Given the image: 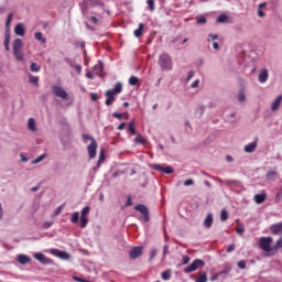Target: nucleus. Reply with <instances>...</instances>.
I'll use <instances>...</instances> for the list:
<instances>
[{
    "mask_svg": "<svg viewBox=\"0 0 282 282\" xmlns=\"http://www.w3.org/2000/svg\"><path fill=\"white\" fill-rule=\"evenodd\" d=\"M118 94H122V83L118 82L113 89H108L105 93V96L107 97L105 105L107 107H111V105H113V102H116V96H118Z\"/></svg>",
    "mask_w": 282,
    "mask_h": 282,
    "instance_id": "nucleus-1",
    "label": "nucleus"
},
{
    "mask_svg": "<svg viewBox=\"0 0 282 282\" xmlns=\"http://www.w3.org/2000/svg\"><path fill=\"white\" fill-rule=\"evenodd\" d=\"M159 65L161 69L164 72H169L173 69V61L171 59V56L166 53H163L159 58Z\"/></svg>",
    "mask_w": 282,
    "mask_h": 282,
    "instance_id": "nucleus-2",
    "label": "nucleus"
},
{
    "mask_svg": "<svg viewBox=\"0 0 282 282\" xmlns=\"http://www.w3.org/2000/svg\"><path fill=\"white\" fill-rule=\"evenodd\" d=\"M272 241V237H261L259 241L260 250L267 253L273 252Z\"/></svg>",
    "mask_w": 282,
    "mask_h": 282,
    "instance_id": "nucleus-3",
    "label": "nucleus"
},
{
    "mask_svg": "<svg viewBox=\"0 0 282 282\" xmlns=\"http://www.w3.org/2000/svg\"><path fill=\"white\" fill-rule=\"evenodd\" d=\"M21 50H23V41H21V39L14 40L13 54L17 61H24L23 53L21 52Z\"/></svg>",
    "mask_w": 282,
    "mask_h": 282,
    "instance_id": "nucleus-4",
    "label": "nucleus"
},
{
    "mask_svg": "<svg viewBox=\"0 0 282 282\" xmlns=\"http://www.w3.org/2000/svg\"><path fill=\"white\" fill-rule=\"evenodd\" d=\"M206 265V262L202 259H195L189 265H187L184 269L185 274H191V272H195L196 270H199V268H204Z\"/></svg>",
    "mask_w": 282,
    "mask_h": 282,
    "instance_id": "nucleus-5",
    "label": "nucleus"
},
{
    "mask_svg": "<svg viewBox=\"0 0 282 282\" xmlns=\"http://www.w3.org/2000/svg\"><path fill=\"white\" fill-rule=\"evenodd\" d=\"M98 6H102V1L100 0H84L80 3L83 14H87V9L90 8H98Z\"/></svg>",
    "mask_w": 282,
    "mask_h": 282,
    "instance_id": "nucleus-6",
    "label": "nucleus"
},
{
    "mask_svg": "<svg viewBox=\"0 0 282 282\" xmlns=\"http://www.w3.org/2000/svg\"><path fill=\"white\" fill-rule=\"evenodd\" d=\"M52 91L56 98H62V100H67V90L61 86L53 85L52 86Z\"/></svg>",
    "mask_w": 282,
    "mask_h": 282,
    "instance_id": "nucleus-7",
    "label": "nucleus"
},
{
    "mask_svg": "<svg viewBox=\"0 0 282 282\" xmlns=\"http://www.w3.org/2000/svg\"><path fill=\"white\" fill-rule=\"evenodd\" d=\"M134 210H137L138 213H141L142 217H143V221H150V217H149V208L145 207L144 204H139L137 206H134Z\"/></svg>",
    "mask_w": 282,
    "mask_h": 282,
    "instance_id": "nucleus-8",
    "label": "nucleus"
},
{
    "mask_svg": "<svg viewBox=\"0 0 282 282\" xmlns=\"http://www.w3.org/2000/svg\"><path fill=\"white\" fill-rule=\"evenodd\" d=\"M96 151H98V143L96 142V139H91V142L88 145V155L90 160H94V158H96Z\"/></svg>",
    "mask_w": 282,
    "mask_h": 282,
    "instance_id": "nucleus-9",
    "label": "nucleus"
},
{
    "mask_svg": "<svg viewBox=\"0 0 282 282\" xmlns=\"http://www.w3.org/2000/svg\"><path fill=\"white\" fill-rule=\"evenodd\" d=\"M142 250H143L142 247H133L129 252L130 259L134 261V259L142 257Z\"/></svg>",
    "mask_w": 282,
    "mask_h": 282,
    "instance_id": "nucleus-10",
    "label": "nucleus"
},
{
    "mask_svg": "<svg viewBox=\"0 0 282 282\" xmlns=\"http://www.w3.org/2000/svg\"><path fill=\"white\" fill-rule=\"evenodd\" d=\"M52 254H54L55 257H58V259H64V261H68V259H70V254L67 253V251H59L56 249L51 250Z\"/></svg>",
    "mask_w": 282,
    "mask_h": 282,
    "instance_id": "nucleus-11",
    "label": "nucleus"
},
{
    "mask_svg": "<svg viewBox=\"0 0 282 282\" xmlns=\"http://www.w3.org/2000/svg\"><path fill=\"white\" fill-rule=\"evenodd\" d=\"M153 169L154 171H161L162 173H166V175H171V173H173V167L169 165L162 166L161 164H154Z\"/></svg>",
    "mask_w": 282,
    "mask_h": 282,
    "instance_id": "nucleus-12",
    "label": "nucleus"
},
{
    "mask_svg": "<svg viewBox=\"0 0 282 282\" xmlns=\"http://www.w3.org/2000/svg\"><path fill=\"white\" fill-rule=\"evenodd\" d=\"M265 199H268V194H265V192L254 195L256 204H263V202H265Z\"/></svg>",
    "mask_w": 282,
    "mask_h": 282,
    "instance_id": "nucleus-13",
    "label": "nucleus"
},
{
    "mask_svg": "<svg viewBox=\"0 0 282 282\" xmlns=\"http://www.w3.org/2000/svg\"><path fill=\"white\" fill-rule=\"evenodd\" d=\"M282 95L278 96L276 99L271 105V111H279V107H281Z\"/></svg>",
    "mask_w": 282,
    "mask_h": 282,
    "instance_id": "nucleus-14",
    "label": "nucleus"
},
{
    "mask_svg": "<svg viewBox=\"0 0 282 282\" xmlns=\"http://www.w3.org/2000/svg\"><path fill=\"white\" fill-rule=\"evenodd\" d=\"M14 33L17 36H25V28L23 24H17L14 28Z\"/></svg>",
    "mask_w": 282,
    "mask_h": 282,
    "instance_id": "nucleus-15",
    "label": "nucleus"
},
{
    "mask_svg": "<svg viewBox=\"0 0 282 282\" xmlns=\"http://www.w3.org/2000/svg\"><path fill=\"white\" fill-rule=\"evenodd\" d=\"M18 261L19 263H21V265H26V263H30L32 261V259L25 254H19Z\"/></svg>",
    "mask_w": 282,
    "mask_h": 282,
    "instance_id": "nucleus-16",
    "label": "nucleus"
},
{
    "mask_svg": "<svg viewBox=\"0 0 282 282\" xmlns=\"http://www.w3.org/2000/svg\"><path fill=\"white\" fill-rule=\"evenodd\" d=\"M254 151H257V141L251 142L245 147L246 153H254Z\"/></svg>",
    "mask_w": 282,
    "mask_h": 282,
    "instance_id": "nucleus-17",
    "label": "nucleus"
},
{
    "mask_svg": "<svg viewBox=\"0 0 282 282\" xmlns=\"http://www.w3.org/2000/svg\"><path fill=\"white\" fill-rule=\"evenodd\" d=\"M102 69H104L102 62L99 61L98 64L94 66L93 72L96 76H100V74H102Z\"/></svg>",
    "mask_w": 282,
    "mask_h": 282,
    "instance_id": "nucleus-18",
    "label": "nucleus"
},
{
    "mask_svg": "<svg viewBox=\"0 0 282 282\" xmlns=\"http://www.w3.org/2000/svg\"><path fill=\"white\" fill-rule=\"evenodd\" d=\"M34 259H36L37 261H40V263H48L50 259L45 258V254L39 252L34 254Z\"/></svg>",
    "mask_w": 282,
    "mask_h": 282,
    "instance_id": "nucleus-19",
    "label": "nucleus"
},
{
    "mask_svg": "<svg viewBox=\"0 0 282 282\" xmlns=\"http://www.w3.org/2000/svg\"><path fill=\"white\" fill-rule=\"evenodd\" d=\"M4 50L6 52H10V31H6L4 33Z\"/></svg>",
    "mask_w": 282,
    "mask_h": 282,
    "instance_id": "nucleus-20",
    "label": "nucleus"
},
{
    "mask_svg": "<svg viewBox=\"0 0 282 282\" xmlns=\"http://www.w3.org/2000/svg\"><path fill=\"white\" fill-rule=\"evenodd\" d=\"M272 235H281L282 232V223L275 224L271 227Z\"/></svg>",
    "mask_w": 282,
    "mask_h": 282,
    "instance_id": "nucleus-21",
    "label": "nucleus"
},
{
    "mask_svg": "<svg viewBox=\"0 0 282 282\" xmlns=\"http://www.w3.org/2000/svg\"><path fill=\"white\" fill-rule=\"evenodd\" d=\"M259 83H267L268 80V69H262L259 74V78H258Z\"/></svg>",
    "mask_w": 282,
    "mask_h": 282,
    "instance_id": "nucleus-22",
    "label": "nucleus"
},
{
    "mask_svg": "<svg viewBox=\"0 0 282 282\" xmlns=\"http://www.w3.org/2000/svg\"><path fill=\"white\" fill-rule=\"evenodd\" d=\"M205 228H210L213 226V214H208L204 220Z\"/></svg>",
    "mask_w": 282,
    "mask_h": 282,
    "instance_id": "nucleus-23",
    "label": "nucleus"
},
{
    "mask_svg": "<svg viewBox=\"0 0 282 282\" xmlns=\"http://www.w3.org/2000/svg\"><path fill=\"white\" fill-rule=\"evenodd\" d=\"M144 30V24L143 23H140L138 29L134 30V36L137 39H140V36H142V32Z\"/></svg>",
    "mask_w": 282,
    "mask_h": 282,
    "instance_id": "nucleus-24",
    "label": "nucleus"
},
{
    "mask_svg": "<svg viewBox=\"0 0 282 282\" xmlns=\"http://www.w3.org/2000/svg\"><path fill=\"white\" fill-rule=\"evenodd\" d=\"M34 39H35V41H40L42 44L47 43V39L43 37V33H41V32H36L34 34Z\"/></svg>",
    "mask_w": 282,
    "mask_h": 282,
    "instance_id": "nucleus-25",
    "label": "nucleus"
},
{
    "mask_svg": "<svg viewBox=\"0 0 282 282\" xmlns=\"http://www.w3.org/2000/svg\"><path fill=\"white\" fill-rule=\"evenodd\" d=\"M128 131L131 133V135H135V121H130L128 124Z\"/></svg>",
    "mask_w": 282,
    "mask_h": 282,
    "instance_id": "nucleus-26",
    "label": "nucleus"
},
{
    "mask_svg": "<svg viewBox=\"0 0 282 282\" xmlns=\"http://www.w3.org/2000/svg\"><path fill=\"white\" fill-rule=\"evenodd\" d=\"M28 128L30 129V131H36V122L34 121V118L29 119Z\"/></svg>",
    "mask_w": 282,
    "mask_h": 282,
    "instance_id": "nucleus-27",
    "label": "nucleus"
},
{
    "mask_svg": "<svg viewBox=\"0 0 282 282\" xmlns=\"http://www.w3.org/2000/svg\"><path fill=\"white\" fill-rule=\"evenodd\" d=\"M135 144H147V139L142 134H138L134 139Z\"/></svg>",
    "mask_w": 282,
    "mask_h": 282,
    "instance_id": "nucleus-28",
    "label": "nucleus"
},
{
    "mask_svg": "<svg viewBox=\"0 0 282 282\" xmlns=\"http://www.w3.org/2000/svg\"><path fill=\"white\" fill-rule=\"evenodd\" d=\"M195 282H208V275L206 273H199Z\"/></svg>",
    "mask_w": 282,
    "mask_h": 282,
    "instance_id": "nucleus-29",
    "label": "nucleus"
},
{
    "mask_svg": "<svg viewBox=\"0 0 282 282\" xmlns=\"http://www.w3.org/2000/svg\"><path fill=\"white\" fill-rule=\"evenodd\" d=\"M163 281H170L171 280V270H166L164 272H162L161 274Z\"/></svg>",
    "mask_w": 282,
    "mask_h": 282,
    "instance_id": "nucleus-30",
    "label": "nucleus"
},
{
    "mask_svg": "<svg viewBox=\"0 0 282 282\" xmlns=\"http://www.w3.org/2000/svg\"><path fill=\"white\" fill-rule=\"evenodd\" d=\"M140 79L137 76H131L129 78V85H131L132 87H135V85H138Z\"/></svg>",
    "mask_w": 282,
    "mask_h": 282,
    "instance_id": "nucleus-31",
    "label": "nucleus"
},
{
    "mask_svg": "<svg viewBox=\"0 0 282 282\" xmlns=\"http://www.w3.org/2000/svg\"><path fill=\"white\" fill-rule=\"evenodd\" d=\"M79 217H80V213L75 212V213H73V215H72L70 221H72L73 224H78Z\"/></svg>",
    "mask_w": 282,
    "mask_h": 282,
    "instance_id": "nucleus-32",
    "label": "nucleus"
},
{
    "mask_svg": "<svg viewBox=\"0 0 282 282\" xmlns=\"http://www.w3.org/2000/svg\"><path fill=\"white\" fill-rule=\"evenodd\" d=\"M227 22H228V15H226V14H220L217 18V23H227Z\"/></svg>",
    "mask_w": 282,
    "mask_h": 282,
    "instance_id": "nucleus-33",
    "label": "nucleus"
},
{
    "mask_svg": "<svg viewBox=\"0 0 282 282\" xmlns=\"http://www.w3.org/2000/svg\"><path fill=\"white\" fill-rule=\"evenodd\" d=\"M220 219H221V221H228V210H226V209L221 210Z\"/></svg>",
    "mask_w": 282,
    "mask_h": 282,
    "instance_id": "nucleus-34",
    "label": "nucleus"
},
{
    "mask_svg": "<svg viewBox=\"0 0 282 282\" xmlns=\"http://www.w3.org/2000/svg\"><path fill=\"white\" fill-rule=\"evenodd\" d=\"M236 232L238 235H243V232H246V229L243 228V225L238 224L237 227H236Z\"/></svg>",
    "mask_w": 282,
    "mask_h": 282,
    "instance_id": "nucleus-35",
    "label": "nucleus"
},
{
    "mask_svg": "<svg viewBox=\"0 0 282 282\" xmlns=\"http://www.w3.org/2000/svg\"><path fill=\"white\" fill-rule=\"evenodd\" d=\"M147 3L149 6L150 12H153V10H155V0H148Z\"/></svg>",
    "mask_w": 282,
    "mask_h": 282,
    "instance_id": "nucleus-36",
    "label": "nucleus"
},
{
    "mask_svg": "<svg viewBox=\"0 0 282 282\" xmlns=\"http://www.w3.org/2000/svg\"><path fill=\"white\" fill-rule=\"evenodd\" d=\"M31 72H41V66H39V64L32 62L31 63Z\"/></svg>",
    "mask_w": 282,
    "mask_h": 282,
    "instance_id": "nucleus-37",
    "label": "nucleus"
},
{
    "mask_svg": "<svg viewBox=\"0 0 282 282\" xmlns=\"http://www.w3.org/2000/svg\"><path fill=\"white\" fill-rule=\"evenodd\" d=\"M88 221H89V220L87 219V217L80 216V228H86Z\"/></svg>",
    "mask_w": 282,
    "mask_h": 282,
    "instance_id": "nucleus-38",
    "label": "nucleus"
},
{
    "mask_svg": "<svg viewBox=\"0 0 282 282\" xmlns=\"http://www.w3.org/2000/svg\"><path fill=\"white\" fill-rule=\"evenodd\" d=\"M282 248V238L278 239L275 245L273 246V252L274 250H280Z\"/></svg>",
    "mask_w": 282,
    "mask_h": 282,
    "instance_id": "nucleus-39",
    "label": "nucleus"
},
{
    "mask_svg": "<svg viewBox=\"0 0 282 282\" xmlns=\"http://www.w3.org/2000/svg\"><path fill=\"white\" fill-rule=\"evenodd\" d=\"M276 177V172L275 171H269L267 173V180H274Z\"/></svg>",
    "mask_w": 282,
    "mask_h": 282,
    "instance_id": "nucleus-40",
    "label": "nucleus"
},
{
    "mask_svg": "<svg viewBox=\"0 0 282 282\" xmlns=\"http://www.w3.org/2000/svg\"><path fill=\"white\" fill-rule=\"evenodd\" d=\"M29 83H32L33 85L39 86V77L30 75Z\"/></svg>",
    "mask_w": 282,
    "mask_h": 282,
    "instance_id": "nucleus-41",
    "label": "nucleus"
},
{
    "mask_svg": "<svg viewBox=\"0 0 282 282\" xmlns=\"http://www.w3.org/2000/svg\"><path fill=\"white\" fill-rule=\"evenodd\" d=\"M45 160V154L37 156L35 160L32 161V164H39Z\"/></svg>",
    "mask_w": 282,
    "mask_h": 282,
    "instance_id": "nucleus-42",
    "label": "nucleus"
},
{
    "mask_svg": "<svg viewBox=\"0 0 282 282\" xmlns=\"http://www.w3.org/2000/svg\"><path fill=\"white\" fill-rule=\"evenodd\" d=\"M196 23H197V25H204V24H206V18H205V17H198V18L196 19Z\"/></svg>",
    "mask_w": 282,
    "mask_h": 282,
    "instance_id": "nucleus-43",
    "label": "nucleus"
},
{
    "mask_svg": "<svg viewBox=\"0 0 282 282\" xmlns=\"http://www.w3.org/2000/svg\"><path fill=\"white\" fill-rule=\"evenodd\" d=\"M14 17V14L10 13L7 18L6 21V28H10V24L12 23V18Z\"/></svg>",
    "mask_w": 282,
    "mask_h": 282,
    "instance_id": "nucleus-44",
    "label": "nucleus"
},
{
    "mask_svg": "<svg viewBox=\"0 0 282 282\" xmlns=\"http://www.w3.org/2000/svg\"><path fill=\"white\" fill-rule=\"evenodd\" d=\"M89 210H90L89 206L84 207L82 210L80 217H87V215H89Z\"/></svg>",
    "mask_w": 282,
    "mask_h": 282,
    "instance_id": "nucleus-45",
    "label": "nucleus"
},
{
    "mask_svg": "<svg viewBox=\"0 0 282 282\" xmlns=\"http://www.w3.org/2000/svg\"><path fill=\"white\" fill-rule=\"evenodd\" d=\"M238 100L239 102H246V94H243V91L238 94Z\"/></svg>",
    "mask_w": 282,
    "mask_h": 282,
    "instance_id": "nucleus-46",
    "label": "nucleus"
},
{
    "mask_svg": "<svg viewBox=\"0 0 282 282\" xmlns=\"http://www.w3.org/2000/svg\"><path fill=\"white\" fill-rule=\"evenodd\" d=\"M100 162H105V150L100 151L99 160H98L97 164L100 165Z\"/></svg>",
    "mask_w": 282,
    "mask_h": 282,
    "instance_id": "nucleus-47",
    "label": "nucleus"
},
{
    "mask_svg": "<svg viewBox=\"0 0 282 282\" xmlns=\"http://www.w3.org/2000/svg\"><path fill=\"white\" fill-rule=\"evenodd\" d=\"M158 257V249L153 248L150 250V259H155Z\"/></svg>",
    "mask_w": 282,
    "mask_h": 282,
    "instance_id": "nucleus-48",
    "label": "nucleus"
},
{
    "mask_svg": "<svg viewBox=\"0 0 282 282\" xmlns=\"http://www.w3.org/2000/svg\"><path fill=\"white\" fill-rule=\"evenodd\" d=\"M182 261H183V265H188V263L191 262V257L183 256Z\"/></svg>",
    "mask_w": 282,
    "mask_h": 282,
    "instance_id": "nucleus-49",
    "label": "nucleus"
},
{
    "mask_svg": "<svg viewBox=\"0 0 282 282\" xmlns=\"http://www.w3.org/2000/svg\"><path fill=\"white\" fill-rule=\"evenodd\" d=\"M238 268H239L240 270H246V260H240V261L238 262Z\"/></svg>",
    "mask_w": 282,
    "mask_h": 282,
    "instance_id": "nucleus-50",
    "label": "nucleus"
},
{
    "mask_svg": "<svg viewBox=\"0 0 282 282\" xmlns=\"http://www.w3.org/2000/svg\"><path fill=\"white\" fill-rule=\"evenodd\" d=\"M223 184H226V186H232V184H237V181H220Z\"/></svg>",
    "mask_w": 282,
    "mask_h": 282,
    "instance_id": "nucleus-51",
    "label": "nucleus"
},
{
    "mask_svg": "<svg viewBox=\"0 0 282 282\" xmlns=\"http://www.w3.org/2000/svg\"><path fill=\"white\" fill-rule=\"evenodd\" d=\"M193 184H195V182L193 181V178H188L184 182V186H193Z\"/></svg>",
    "mask_w": 282,
    "mask_h": 282,
    "instance_id": "nucleus-52",
    "label": "nucleus"
},
{
    "mask_svg": "<svg viewBox=\"0 0 282 282\" xmlns=\"http://www.w3.org/2000/svg\"><path fill=\"white\" fill-rule=\"evenodd\" d=\"M235 248H236L235 243H231L230 246L227 247V250H226V251H227L228 253L235 252Z\"/></svg>",
    "mask_w": 282,
    "mask_h": 282,
    "instance_id": "nucleus-53",
    "label": "nucleus"
},
{
    "mask_svg": "<svg viewBox=\"0 0 282 282\" xmlns=\"http://www.w3.org/2000/svg\"><path fill=\"white\" fill-rule=\"evenodd\" d=\"M90 21H91V23H94L95 25H98V18H96V15H91V17H90Z\"/></svg>",
    "mask_w": 282,
    "mask_h": 282,
    "instance_id": "nucleus-54",
    "label": "nucleus"
},
{
    "mask_svg": "<svg viewBox=\"0 0 282 282\" xmlns=\"http://www.w3.org/2000/svg\"><path fill=\"white\" fill-rule=\"evenodd\" d=\"M197 87H199V79H196V80L192 84V89H197Z\"/></svg>",
    "mask_w": 282,
    "mask_h": 282,
    "instance_id": "nucleus-55",
    "label": "nucleus"
},
{
    "mask_svg": "<svg viewBox=\"0 0 282 282\" xmlns=\"http://www.w3.org/2000/svg\"><path fill=\"white\" fill-rule=\"evenodd\" d=\"M94 76H96V74L90 72L86 73V78H89V80H94Z\"/></svg>",
    "mask_w": 282,
    "mask_h": 282,
    "instance_id": "nucleus-56",
    "label": "nucleus"
},
{
    "mask_svg": "<svg viewBox=\"0 0 282 282\" xmlns=\"http://www.w3.org/2000/svg\"><path fill=\"white\" fill-rule=\"evenodd\" d=\"M90 98H91V100H93L94 102H96V100H98V94L91 93V94H90Z\"/></svg>",
    "mask_w": 282,
    "mask_h": 282,
    "instance_id": "nucleus-57",
    "label": "nucleus"
},
{
    "mask_svg": "<svg viewBox=\"0 0 282 282\" xmlns=\"http://www.w3.org/2000/svg\"><path fill=\"white\" fill-rule=\"evenodd\" d=\"M112 117L118 118V120H122V113H120V112H113Z\"/></svg>",
    "mask_w": 282,
    "mask_h": 282,
    "instance_id": "nucleus-58",
    "label": "nucleus"
},
{
    "mask_svg": "<svg viewBox=\"0 0 282 282\" xmlns=\"http://www.w3.org/2000/svg\"><path fill=\"white\" fill-rule=\"evenodd\" d=\"M166 254H169V245L163 247V257H166Z\"/></svg>",
    "mask_w": 282,
    "mask_h": 282,
    "instance_id": "nucleus-59",
    "label": "nucleus"
},
{
    "mask_svg": "<svg viewBox=\"0 0 282 282\" xmlns=\"http://www.w3.org/2000/svg\"><path fill=\"white\" fill-rule=\"evenodd\" d=\"M82 138H83V140H90V142H91V140H94V137H91L89 134H83Z\"/></svg>",
    "mask_w": 282,
    "mask_h": 282,
    "instance_id": "nucleus-60",
    "label": "nucleus"
},
{
    "mask_svg": "<svg viewBox=\"0 0 282 282\" xmlns=\"http://www.w3.org/2000/svg\"><path fill=\"white\" fill-rule=\"evenodd\" d=\"M275 199L281 200L282 199V188L280 192L276 193Z\"/></svg>",
    "mask_w": 282,
    "mask_h": 282,
    "instance_id": "nucleus-61",
    "label": "nucleus"
},
{
    "mask_svg": "<svg viewBox=\"0 0 282 282\" xmlns=\"http://www.w3.org/2000/svg\"><path fill=\"white\" fill-rule=\"evenodd\" d=\"M258 17H261V18L265 17V12H263V10L259 9Z\"/></svg>",
    "mask_w": 282,
    "mask_h": 282,
    "instance_id": "nucleus-62",
    "label": "nucleus"
},
{
    "mask_svg": "<svg viewBox=\"0 0 282 282\" xmlns=\"http://www.w3.org/2000/svg\"><path fill=\"white\" fill-rule=\"evenodd\" d=\"M74 281H77V282H85V279L83 278H78V276H73Z\"/></svg>",
    "mask_w": 282,
    "mask_h": 282,
    "instance_id": "nucleus-63",
    "label": "nucleus"
},
{
    "mask_svg": "<svg viewBox=\"0 0 282 282\" xmlns=\"http://www.w3.org/2000/svg\"><path fill=\"white\" fill-rule=\"evenodd\" d=\"M126 206H133V202H131V197H128Z\"/></svg>",
    "mask_w": 282,
    "mask_h": 282,
    "instance_id": "nucleus-64",
    "label": "nucleus"
}]
</instances>
